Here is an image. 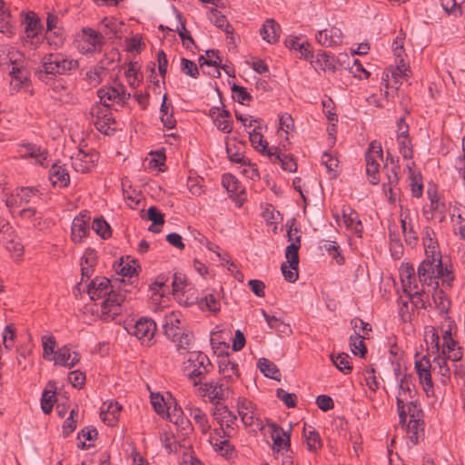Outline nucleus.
<instances>
[{"label": "nucleus", "instance_id": "1", "mask_svg": "<svg viewBox=\"0 0 465 465\" xmlns=\"http://www.w3.org/2000/svg\"><path fill=\"white\" fill-rule=\"evenodd\" d=\"M78 66L77 60L69 59L61 53L47 54L42 58L40 65L35 69V76L47 84L57 74H65Z\"/></svg>", "mask_w": 465, "mask_h": 465}, {"label": "nucleus", "instance_id": "2", "mask_svg": "<svg viewBox=\"0 0 465 465\" xmlns=\"http://www.w3.org/2000/svg\"><path fill=\"white\" fill-rule=\"evenodd\" d=\"M184 370L189 371L187 377L193 381V386H198L205 379V376L213 370V365L203 352L192 351L185 362Z\"/></svg>", "mask_w": 465, "mask_h": 465}, {"label": "nucleus", "instance_id": "3", "mask_svg": "<svg viewBox=\"0 0 465 465\" xmlns=\"http://www.w3.org/2000/svg\"><path fill=\"white\" fill-rule=\"evenodd\" d=\"M126 289L114 291L111 290L106 295V298L102 302V314L101 319L105 322H110L115 319L116 316L121 314V305L125 300Z\"/></svg>", "mask_w": 465, "mask_h": 465}, {"label": "nucleus", "instance_id": "4", "mask_svg": "<svg viewBox=\"0 0 465 465\" xmlns=\"http://www.w3.org/2000/svg\"><path fill=\"white\" fill-rule=\"evenodd\" d=\"M379 160H382V148L380 143L372 141L365 153L366 173L370 177V183L376 185L380 183Z\"/></svg>", "mask_w": 465, "mask_h": 465}, {"label": "nucleus", "instance_id": "5", "mask_svg": "<svg viewBox=\"0 0 465 465\" xmlns=\"http://www.w3.org/2000/svg\"><path fill=\"white\" fill-rule=\"evenodd\" d=\"M199 391L201 395L207 397L210 402L215 404V402H221V401L228 398L229 394L232 392L231 385L221 381H211L208 382H201L199 384Z\"/></svg>", "mask_w": 465, "mask_h": 465}, {"label": "nucleus", "instance_id": "6", "mask_svg": "<svg viewBox=\"0 0 465 465\" xmlns=\"http://www.w3.org/2000/svg\"><path fill=\"white\" fill-rule=\"evenodd\" d=\"M430 361L428 355L422 356L415 361V371L418 374L423 391L428 397L434 394L433 382L430 373Z\"/></svg>", "mask_w": 465, "mask_h": 465}, {"label": "nucleus", "instance_id": "7", "mask_svg": "<svg viewBox=\"0 0 465 465\" xmlns=\"http://www.w3.org/2000/svg\"><path fill=\"white\" fill-rule=\"evenodd\" d=\"M218 372L220 374V380L232 385L239 377L240 371L238 364L232 361L229 358V354L218 356Z\"/></svg>", "mask_w": 465, "mask_h": 465}, {"label": "nucleus", "instance_id": "8", "mask_svg": "<svg viewBox=\"0 0 465 465\" xmlns=\"http://www.w3.org/2000/svg\"><path fill=\"white\" fill-rule=\"evenodd\" d=\"M91 216L87 211L81 212L73 220L71 226V239L74 242H81L89 234V222Z\"/></svg>", "mask_w": 465, "mask_h": 465}, {"label": "nucleus", "instance_id": "9", "mask_svg": "<svg viewBox=\"0 0 465 465\" xmlns=\"http://www.w3.org/2000/svg\"><path fill=\"white\" fill-rule=\"evenodd\" d=\"M156 331V323L148 317H142L132 327L130 333L136 336L143 342H149L153 338Z\"/></svg>", "mask_w": 465, "mask_h": 465}, {"label": "nucleus", "instance_id": "10", "mask_svg": "<svg viewBox=\"0 0 465 465\" xmlns=\"http://www.w3.org/2000/svg\"><path fill=\"white\" fill-rule=\"evenodd\" d=\"M272 439L273 441L272 450L280 451H288L291 449V430L289 431L283 430V429L276 423H272Z\"/></svg>", "mask_w": 465, "mask_h": 465}, {"label": "nucleus", "instance_id": "11", "mask_svg": "<svg viewBox=\"0 0 465 465\" xmlns=\"http://www.w3.org/2000/svg\"><path fill=\"white\" fill-rule=\"evenodd\" d=\"M436 264H432L429 260H423L417 270L420 282L422 285L432 286L434 289L439 288V282L436 280Z\"/></svg>", "mask_w": 465, "mask_h": 465}, {"label": "nucleus", "instance_id": "12", "mask_svg": "<svg viewBox=\"0 0 465 465\" xmlns=\"http://www.w3.org/2000/svg\"><path fill=\"white\" fill-rule=\"evenodd\" d=\"M48 178L53 186H58L59 188H66L70 183V175L65 164L61 163L60 161L52 164Z\"/></svg>", "mask_w": 465, "mask_h": 465}, {"label": "nucleus", "instance_id": "13", "mask_svg": "<svg viewBox=\"0 0 465 465\" xmlns=\"http://www.w3.org/2000/svg\"><path fill=\"white\" fill-rule=\"evenodd\" d=\"M98 161V154L96 153H85L79 151L75 156L72 157L73 168L82 173H86L92 170Z\"/></svg>", "mask_w": 465, "mask_h": 465}, {"label": "nucleus", "instance_id": "14", "mask_svg": "<svg viewBox=\"0 0 465 465\" xmlns=\"http://www.w3.org/2000/svg\"><path fill=\"white\" fill-rule=\"evenodd\" d=\"M268 156L273 163H280L284 171L294 173L297 171V163L293 155L282 154L276 146H272L268 151Z\"/></svg>", "mask_w": 465, "mask_h": 465}, {"label": "nucleus", "instance_id": "15", "mask_svg": "<svg viewBox=\"0 0 465 465\" xmlns=\"http://www.w3.org/2000/svg\"><path fill=\"white\" fill-rule=\"evenodd\" d=\"M84 39L90 46L86 49L84 47L81 48L82 53L84 54H94L95 52H100L101 48L104 45V36L101 33L90 28L84 27L82 29Z\"/></svg>", "mask_w": 465, "mask_h": 465}, {"label": "nucleus", "instance_id": "16", "mask_svg": "<svg viewBox=\"0 0 465 465\" xmlns=\"http://www.w3.org/2000/svg\"><path fill=\"white\" fill-rule=\"evenodd\" d=\"M113 289L111 282L106 277H95L88 285L87 292L91 300H96L106 296Z\"/></svg>", "mask_w": 465, "mask_h": 465}, {"label": "nucleus", "instance_id": "17", "mask_svg": "<svg viewBox=\"0 0 465 465\" xmlns=\"http://www.w3.org/2000/svg\"><path fill=\"white\" fill-rule=\"evenodd\" d=\"M343 35L340 28L332 26L319 31L316 35L317 42L325 46H335L342 43Z\"/></svg>", "mask_w": 465, "mask_h": 465}, {"label": "nucleus", "instance_id": "18", "mask_svg": "<svg viewBox=\"0 0 465 465\" xmlns=\"http://www.w3.org/2000/svg\"><path fill=\"white\" fill-rule=\"evenodd\" d=\"M212 416L221 426L225 423L227 428L231 427L237 420L236 415L221 402H215L212 408Z\"/></svg>", "mask_w": 465, "mask_h": 465}, {"label": "nucleus", "instance_id": "19", "mask_svg": "<svg viewBox=\"0 0 465 465\" xmlns=\"http://www.w3.org/2000/svg\"><path fill=\"white\" fill-rule=\"evenodd\" d=\"M342 218L347 229L353 230L358 237H361L362 223L359 218V214L351 206H343Z\"/></svg>", "mask_w": 465, "mask_h": 465}, {"label": "nucleus", "instance_id": "20", "mask_svg": "<svg viewBox=\"0 0 465 465\" xmlns=\"http://www.w3.org/2000/svg\"><path fill=\"white\" fill-rule=\"evenodd\" d=\"M280 33V25L274 19H267L260 30L262 39L269 44L276 43L279 40Z\"/></svg>", "mask_w": 465, "mask_h": 465}, {"label": "nucleus", "instance_id": "21", "mask_svg": "<svg viewBox=\"0 0 465 465\" xmlns=\"http://www.w3.org/2000/svg\"><path fill=\"white\" fill-rule=\"evenodd\" d=\"M401 281L404 292L417 289L415 269L412 264L406 263L401 267Z\"/></svg>", "mask_w": 465, "mask_h": 465}, {"label": "nucleus", "instance_id": "22", "mask_svg": "<svg viewBox=\"0 0 465 465\" xmlns=\"http://www.w3.org/2000/svg\"><path fill=\"white\" fill-rule=\"evenodd\" d=\"M11 19L9 8L3 0H0V33L8 37H12L15 35V26Z\"/></svg>", "mask_w": 465, "mask_h": 465}, {"label": "nucleus", "instance_id": "23", "mask_svg": "<svg viewBox=\"0 0 465 465\" xmlns=\"http://www.w3.org/2000/svg\"><path fill=\"white\" fill-rule=\"evenodd\" d=\"M167 94H164L160 107V118L164 127L173 129L176 125V120L173 117V106L172 104L167 103Z\"/></svg>", "mask_w": 465, "mask_h": 465}, {"label": "nucleus", "instance_id": "24", "mask_svg": "<svg viewBox=\"0 0 465 465\" xmlns=\"http://www.w3.org/2000/svg\"><path fill=\"white\" fill-rule=\"evenodd\" d=\"M238 413L242 419V421L246 426H251L253 423L254 418V405L252 401L242 399L238 401Z\"/></svg>", "mask_w": 465, "mask_h": 465}, {"label": "nucleus", "instance_id": "25", "mask_svg": "<svg viewBox=\"0 0 465 465\" xmlns=\"http://www.w3.org/2000/svg\"><path fill=\"white\" fill-rule=\"evenodd\" d=\"M301 248V236H296L295 241L291 242L285 250V258L291 269L297 271L299 266V250Z\"/></svg>", "mask_w": 465, "mask_h": 465}, {"label": "nucleus", "instance_id": "26", "mask_svg": "<svg viewBox=\"0 0 465 465\" xmlns=\"http://www.w3.org/2000/svg\"><path fill=\"white\" fill-rule=\"evenodd\" d=\"M180 321L176 318L173 313L164 318V323L163 325V334L172 341L183 332L179 327Z\"/></svg>", "mask_w": 465, "mask_h": 465}, {"label": "nucleus", "instance_id": "27", "mask_svg": "<svg viewBox=\"0 0 465 465\" xmlns=\"http://www.w3.org/2000/svg\"><path fill=\"white\" fill-rule=\"evenodd\" d=\"M121 409L122 407L118 402L110 401L106 409L103 408L101 410L100 417L107 425L114 426L118 421Z\"/></svg>", "mask_w": 465, "mask_h": 465}, {"label": "nucleus", "instance_id": "28", "mask_svg": "<svg viewBox=\"0 0 465 465\" xmlns=\"http://www.w3.org/2000/svg\"><path fill=\"white\" fill-rule=\"evenodd\" d=\"M37 192L36 189L32 187H22L17 190L15 195H11L6 200L7 206H13L14 204H23L30 202V199Z\"/></svg>", "mask_w": 465, "mask_h": 465}, {"label": "nucleus", "instance_id": "29", "mask_svg": "<svg viewBox=\"0 0 465 465\" xmlns=\"http://www.w3.org/2000/svg\"><path fill=\"white\" fill-rule=\"evenodd\" d=\"M186 410L189 411V415L198 425L201 431L205 434L211 430V425L208 421L206 414L198 407L188 406Z\"/></svg>", "mask_w": 465, "mask_h": 465}, {"label": "nucleus", "instance_id": "30", "mask_svg": "<svg viewBox=\"0 0 465 465\" xmlns=\"http://www.w3.org/2000/svg\"><path fill=\"white\" fill-rule=\"evenodd\" d=\"M173 342L175 344L176 351L180 354L190 353V349L194 342V335L192 331H183Z\"/></svg>", "mask_w": 465, "mask_h": 465}, {"label": "nucleus", "instance_id": "31", "mask_svg": "<svg viewBox=\"0 0 465 465\" xmlns=\"http://www.w3.org/2000/svg\"><path fill=\"white\" fill-rule=\"evenodd\" d=\"M424 420H410L407 424V433L410 440L417 445L423 436Z\"/></svg>", "mask_w": 465, "mask_h": 465}, {"label": "nucleus", "instance_id": "32", "mask_svg": "<svg viewBox=\"0 0 465 465\" xmlns=\"http://www.w3.org/2000/svg\"><path fill=\"white\" fill-rule=\"evenodd\" d=\"M303 436L306 440L307 450L312 452H316L322 447V442L318 431L311 427V430L307 431L306 424L303 426Z\"/></svg>", "mask_w": 465, "mask_h": 465}, {"label": "nucleus", "instance_id": "33", "mask_svg": "<svg viewBox=\"0 0 465 465\" xmlns=\"http://www.w3.org/2000/svg\"><path fill=\"white\" fill-rule=\"evenodd\" d=\"M258 366L264 376L278 381L281 380L280 370L272 361L266 358H261L258 361Z\"/></svg>", "mask_w": 465, "mask_h": 465}, {"label": "nucleus", "instance_id": "34", "mask_svg": "<svg viewBox=\"0 0 465 465\" xmlns=\"http://www.w3.org/2000/svg\"><path fill=\"white\" fill-rule=\"evenodd\" d=\"M210 19L215 26L222 29L227 35H232L234 30L233 27L229 24L225 15H223L219 10L212 9Z\"/></svg>", "mask_w": 465, "mask_h": 465}, {"label": "nucleus", "instance_id": "35", "mask_svg": "<svg viewBox=\"0 0 465 465\" xmlns=\"http://www.w3.org/2000/svg\"><path fill=\"white\" fill-rule=\"evenodd\" d=\"M331 360L336 368L343 374H349L352 371L351 357L344 352L338 353L337 355L331 354Z\"/></svg>", "mask_w": 465, "mask_h": 465}, {"label": "nucleus", "instance_id": "36", "mask_svg": "<svg viewBox=\"0 0 465 465\" xmlns=\"http://www.w3.org/2000/svg\"><path fill=\"white\" fill-rule=\"evenodd\" d=\"M366 338L365 335H361L359 332L350 337V346L353 354L359 355L361 358H365L367 348L363 340Z\"/></svg>", "mask_w": 465, "mask_h": 465}, {"label": "nucleus", "instance_id": "37", "mask_svg": "<svg viewBox=\"0 0 465 465\" xmlns=\"http://www.w3.org/2000/svg\"><path fill=\"white\" fill-rule=\"evenodd\" d=\"M97 95L103 105L109 108L111 102H116V98L119 96V89L104 86L97 91Z\"/></svg>", "mask_w": 465, "mask_h": 465}, {"label": "nucleus", "instance_id": "38", "mask_svg": "<svg viewBox=\"0 0 465 465\" xmlns=\"http://www.w3.org/2000/svg\"><path fill=\"white\" fill-rule=\"evenodd\" d=\"M322 70H330L334 72L336 69L335 66V58L331 54L321 51L316 54V59L313 61Z\"/></svg>", "mask_w": 465, "mask_h": 465}, {"label": "nucleus", "instance_id": "39", "mask_svg": "<svg viewBox=\"0 0 465 465\" xmlns=\"http://www.w3.org/2000/svg\"><path fill=\"white\" fill-rule=\"evenodd\" d=\"M92 229L97 235L104 240L110 238L112 235L111 227L103 216L94 219Z\"/></svg>", "mask_w": 465, "mask_h": 465}, {"label": "nucleus", "instance_id": "40", "mask_svg": "<svg viewBox=\"0 0 465 465\" xmlns=\"http://www.w3.org/2000/svg\"><path fill=\"white\" fill-rule=\"evenodd\" d=\"M97 114V121H95L94 125L96 129L104 134H107V130L109 128L108 124L112 120L110 114H107V109L105 113L100 114V108L98 106L92 108V114Z\"/></svg>", "mask_w": 465, "mask_h": 465}, {"label": "nucleus", "instance_id": "41", "mask_svg": "<svg viewBox=\"0 0 465 465\" xmlns=\"http://www.w3.org/2000/svg\"><path fill=\"white\" fill-rule=\"evenodd\" d=\"M249 139L252 147L261 153L268 155V151L271 147H268V143L263 139L262 134L260 132H256L255 129L249 134Z\"/></svg>", "mask_w": 465, "mask_h": 465}, {"label": "nucleus", "instance_id": "42", "mask_svg": "<svg viewBox=\"0 0 465 465\" xmlns=\"http://www.w3.org/2000/svg\"><path fill=\"white\" fill-rule=\"evenodd\" d=\"M241 149H242L241 146H237V145L232 146L230 144L226 145V153L228 154L230 161L236 163H240L242 165L253 166V164H252L251 161L242 155Z\"/></svg>", "mask_w": 465, "mask_h": 465}, {"label": "nucleus", "instance_id": "43", "mask_svg": "<svg viewBox=\"0 0 465 465\" xmlns=\"http://www.w3.org/2000/svg\"><path fill=\"white\" fill-rule=\"evenodd\" d=\"M25 148V154L26 156L36 159L39 164L45 166V161H46L48 156V153L45 150L33 143L26 144Z\"/></svg>", "mask_w": 465, "mask_h": 465}, {"label": "nucleus", "instance_id": "44", "mask_svg": "<svg viewBox=\"0 0 465 465\" xmlns=\"http://www.w3.org/2000/svg\"><path fill=\"white\" fill-rule=\"evenodd\" d=\"M25 31L29 38H34L37 35V31L41 27L40 19L35 13L27 14L25 18Z\"/></svg>", "mask_w": 465, "mask_h": 465}, {"label": "nucleus", "instance_id": "45", "mask_svg": "<svg viewBox=\"0 0 465 465\" xmlns=\"http://www.w3.org/2000/svg\"><path fill=\"white\" fill-rule=\"evenodd\" d=\"M261 312L270 329L275 330L279 332H286L287 331H291L290 326L285 324L281 319L268 314L263 309L261 310Z\"/></svg>", "mask_w": 465, "mask_h": 465}, {"label": "nucleus", "instance_id": "46", "mask_svg": "<svg viewBox=\"0 0 465 465\" xmlns=\"http://www.w3.org/2000/svg\"><path fill=\"white\" fill-rule=\"evenodd\" d=\"M199 306L202 309L205 308L214 313L218 312L221 309L220 302L213 293H209L201 298L199 301Z\"/></svg>", "mask_w": 465, "mask_h": 465}, {"label": "nucleus", "instance_id": "47", "mask_svg": "<svg viewBox=\"0 0 465 465\" xmlns=\"http://www.w3.org/2000/svg\"><path fill=\"white\" fill-rule=\"evenodd\" d=\"M401 223L406 243L411 247L415 246L418 242V236L413 230L412 224L408 223L406 218L401 219Z\"/></svg>", "mask_w": 465, "mask_h": 465}, {"label": "nucleus", "instance_id": "48", "mask_svg": "<svg viewBox=\"0 0 465 465\" xmlns=\"http://www.w3.org/2000/svg\"><path fill=\"white\" fill-rule=\"evenodd\" d=\"M400 390L402 393L409 394L410 398H414L417 393L415 384L413 382V376L411 374H404L400 382Z\"/></svg>", "mask_w": 465, "mask_h": 465}, {"label": "nucleus", "instance_id": "49", "mask_svg": "<svg viewBox=\"0 0 465 465\" xmlns=\"http://www.w3.org/2000/svg\"><path fill=\"white\" fill-rule=\"evenodd\" d=\"M440 5L448 15L458 17L462 14L461 2L458 0H440Z\"/></svg>", "mask_w": 465, "mask_h": 465}, {"label": "nucleus", "instance_id": "50", "mask_svg": "<svg viewBox=\"0 0 465 465\" xmlns=\"http://www.w3.org/2000/svg\"><path fill=\"white\" fill-rule=\"evenodd\" d=\"M78 416V408L75 407L71 410L69 417L63 423V434L64 437H67L76 428L77 420L74 417Z\"/></svg>", "mask_w": 465, "mask_h": 465}, {"label": "nucleus", "instance_id": "51", "mask_svg": "<svg viewBox=\"0 0 465 465\" xmlns=\"http://www.w3.org/2000/svg\"><path fill=\"white\" fill-rule=\"evenodd\" d=\"M233 94V99L239 104H244L245 101H252V96L247 92V89L243 86L233 84L231 87Z\"/></svg>", "mask_w": 465, "mask_h": 465}, {"label": "nucleus", "instance_id": "52", "mask_svg": "<svg viewBox=\"0 0 465 465\" xmlns=\"http://www.w3.org/2000/svg\"><path fill=\"white\" fill-rule=\"evenodd\" d=\"M71 351L67 346H64L54 352V363L69 368Z\"/></svg>", "mask_w": 465, "mask_h": 465}, {"label": "nucleus", "instance_id": "53", "mask_svg": "<svg viewBox=\"0 0 465 465\" xmlns=\"http://www.w3.org/2000/svg\"><path fill=\"white\" fill-rule=\"evenodd\" d=\"M276 397L281 400L287 408H295L297 404V396L295 393H290L282 388L276 390Z\"/></svg>", "mask_w": 465, "mask_h": 465}, {"label": "nucleus", "instance_id": "54", "mask_svg": "<svg viewBox=\"0 0 465 465\" xmlns=\"http://www.w3.org/2000/svg\"><path fill=\"white\" fill-rule=\"evenodd\" d=\"M436 280L439 278H442L443 282H450L453 281L454 276L452 275V272L448 269L446 265L443 264L442 260H439L436 263Z\"/></svg>", "mask_w": 465, "mask_h": 465}, {"label": "nucleus", "instance_id": "55", "mask_svg": "<svg viewBox=\"0 0 465 465\" xmlns=\"http://www.w3.org/2000/svg\"><path fill=\"white\" fill-rule=\"evenodd\" d=\"M222 183L228 193L234 194L239 193L240 183L232 174H224L222 179Z\"/></svg>", "mask_w": 465, "mask_h": 465}, {"label": "nucleus", "instance_id": "56", "mask_svg": "<svg viewBox=\"0 0 465 465\" xmlns=\"http://www.w3.org/2000/svg\"><path fill=\"white\" fill-rule=\"evenodd\" d=\"M453 223L454 232L460 234V238L465 240V211L459 212L457 216L454 218V214L451 218Z\"/></svg>", "mask_w": 465, "mask_h": 465}, {"label": "nucleus", "instance_id": "57", "mask_svg": "<svg viewBox=\"0 0 465 465\" xmlns=\"http://www.w3.org/2000/svg\"><path fill=\"white\" fill-rule=\"evenodd\" d=\"M181 70L186 75L192 78H197L199 76V69L193 61L187 58L181 59Z\"/></svg>", "mask_w": 465, "mask_h": 465}, {"label": "nucleus", "instance_id": "58", "mask_svg": "<svg viewBox=\"0 0 465 465\" xmlns=\"http://www.w3.org/2000/svg\"><path fill=\"white\" fill-rule=\"evenodd\" d=\"M55 338L53 335L42 337V345L44 348L43 357L45 359L51 360L50 356L55 352Z\"/></svg>", "mask_w": 465, "mask_h": 465}, {"label": "nucleus", "instance_id": "59", "mask_svg": "<svg viewBox=\"0 0 465 465\" xmlns=\"http://www.w3.org/2000/svg\"><path fill=\"white\" fill-rule=\"evenodd\" d=\"M55 401V394L49 393V391H43L41 408L45 414H49L52 411Z\"/></svg>", "mask_w": 465, "mask_h": 465}, {"label": "nucleus", "instance_id": "60", "mask_svg": "<svg viewBox=\"0 0 465 465\" xmlns=\"http://www.w3.org/2000/svg\"><path fill=\"white\" fill-rule=\"evenodd\" d=\"M411 182L410 185H411L412 196L419 198L422 195V191H423V184H422V181H421L422 177L420 173H418V174L411 173Z\"/></svg>", "mask_w": 465, "mask_h": 465}, {"label": "nucleus", "instance_id": "61", "mask_svg": "<svg viewBox=\"0 0 465 465\" xmlns=\"http://www.w3.org/2000/svg\"><path fill=\"white\" fill-rule=\"evenodd\" d=\"M115 271L118 274L124 277L132 278L136 274V267L130 264V262H124V258L120 259L119 263L115 267Z\"/></svg>", "mask_w": 465, "mask_h": 465}, {"label": "nucleus", "instance_id": "62", "mask_svg": "<svg viewBox=\"0 0 465 465\" xmlns=\"http://www.w3.org/2000/svg\"><path fill=\"white\" fill-rule=\"evenodd\" d=\"M399 171L400 165L394 164V166L391 167V170L387 172V180L388 182L383 183L384 192H387V186H397L399 183Z\"/></svg>", "mask_w": 465, "mask_h": 465}, {"label": "nucleus", "instance_id": "63", "mask_svg": "<svg viewBox=\"0 0 465 465\" xmlns=\"http://www.w3.org/2000/svg\"><path fill=\"white\" fill-rule=\"evenodd\" d=\"M407 412L410 416V420H423V411L418 400H414L409 402Z\"/></svg>", "mask_w": 465, "mask_h": 465}, {"label": "nucleus", "instance_id": "64", "mask_svg": "<svg viewBox=\"0 0 465 465\" xmlns=\"http://www.w3.org/2000/svg\"><path fill=\"white\" fill-rule=\"evenodd\" d=\"M399 141V149L402 157L405 160L411 159L413 157L412 146L410 138H401Z\"/></svg>", "mask_w": 465, "mask_h": 465}]
</instances>
